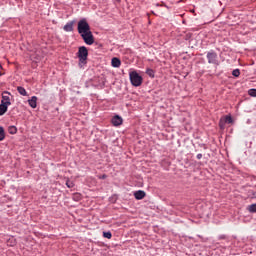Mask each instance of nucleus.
Segmentation results:
<instances>
[{
  "mask_svg": "<svg viewBox=\"0 0 256 256\" xmlns=\"http://www.w3.org/2000/svg\"><path fill=\"white\" fill-rule=\"evenodd\" d=\"M77 31L86 45H93V43H95V36H93V32L91 31L89 22H87V18H82L78 21Z\"/></svg>",
  "mask_w": 256,
  "mask_h": 256,
  "instance_id": "nucleus-1",
  "label": "nucleus"
},
{
  "mask_svg": "<svg viewBox=\"0 0 256 256\" xmlns=\"http://www.w3.org/2000/svg\"><path fill=\"white\" fill-rule=\"evenodd\" d=\"M130 83L133 87H141L143 85V77L137 73V71H132L129 73Z\"/></svg>",
  "mask_w": 256,
  "mask_h": 256,
  "instance_id": "nucleus-2",
  "label": "nucleus"
},
{
  "mask_svg": "<svg viewBox=\"0 0 256 256\" xmlns=\"http://www.w3.org/2000/svg\"><path fill=\"white\" fill-rule=\"evenodd\" d=\"M206 59L209 63V65H215L216 67H219L221 62L219 61V56L217 55V52L215 50H210L206 54Z\"/></svg>",
  "mask_w": 256,
  "mask_h": 256,
  "instance_id": "nucleus-3",
  "label": "nucleus"
},
{
  "mask_svg": "<svg viewBox=\"0 0 256 256\" xmlns=\"http://www.w3.org/2000/svg\"><path fill=\"white\" fill-rule=\"evenodd\" d=\"M77 55L79 62L85 64L87 63V57H89V50H87V47L85 46H80Z\"/></svg>",
  "mask_w": 256,
  "mask_h": 256,
  "instance_id": "nucleus-4",
  "label": "nucleus"
},
{
  "mask_svg": "<svg viewBox=\"0 0 256 256\" xmlns=\"http://www.w3.org/2000/svg\"><path fill=\"white\" fill-rule=\"evenodd\" d=\"M11 95V92L4 91L2 92V100L1 103H4V105H11V98L9 97Z\"/></svg>",
  "mask_w": 256,
  "mask_h": 256,
  "instance_id": "nucleus-5",
  "label": "nucleus"
},
{
  "mask_svg": "<svg viewBox=\"0 0 256 256\" xmlns=\"http://www.w3.org/2000/svg\"><path fill=\"white\" fill-rule=\"evenodd\" d=\"M112 125L114 127H119L120 125H123V118L119 115H115L111 120Z\"/></svg>",
  "mask_w": 256,
  "mask_h": 256,
  "instance_id": "nucleus-6",
  "label": "nucleus"
},
{
  "mask_svg": "<svg viewBox=\"0 0 256 256\" xmlns=\"http://www.w3.org/2000/svg\"><path fill=\"white\" fill-rule=\"evenodd\" d=\"M145 195L147 194L143 190H138L134 192V197L137 201H141V199H145Z\"/></svg>",
  "mask_w": 256,
  "mask_h": 256,
  "instance_id": "nucleus-7",
  "label": "nucleus"
},
{
  "mask_svg": "<svg viewBox=\"0 0 256 256\" xmlns=\"http://www.w3.org/2000/svg\"><path fill=\"white\" fill-rule=\"evenodd\" d=\"M75 25V21H70L65 24L63 27V30L66 31V33H71L73 31V26Z\"/></svg>",
  "mask_w": 256,
  "mask_h": 256,
  "instance_id": "nucleus-8",
  "label": "nucleus"
},
{
  "mask_svg": "<svg viewBox=\"0 0 256 256\" xmlns=\"http://www.w3.org/2000/svg\"><path fill=\"white\" fill-rule=\"evenodd\" d=\"M28 105L32 109H37V96H32L31 99L28 100Z\"/></svg>",
  "mask_w": 256,
  "mask_h": 256,
  "instance_id": "nucleus-9",
  "label": "nucleus"
},
{
  "mask_svg": "<svg viewBox=\"0 0 256 256\" xmlns=\"http://www.w3.org/2000/svg\"><path fill=\"white\" fill-rule=\"evenodd\" d=\"M112 67L119 68L121 67V60L117 57L112 58L111 60Z\"/></svg>",
  "mask_w": 256,
  "mask_h": 256,
  "instance_id": "nucleus-10",
  "label": "nucleus"
},
{
  "mask_svg": "<svg viewBox=\"0 0 256 256\" xmlns=\"http://www.w3.org/2000/svg\"><path fill=\"white\" fill-rule=\"evenodd\" d=\"M9 106L7 104H4L1 102L0 104V116H3L6 114V112L8 111Z\"/></svg>",
  "mask_w": 256,
  "mask_h": 256,
  "instance_id": "nucleus-11",
  "label": "nucleus"
},
{
  "mask_svg": "<svg viewBox=\"0 0 256 256\" xmlns=\"http://www.w3.org/2000/svg\"><path fill=\"white\" fill-rule=\"evenodd\" d=\"M17 91L19 94H21L23 97H27V90H25V88H23V86H18L17 87Z\"/></svg>",
  "mask_w": 256,
  "mask_h": 256,
  "instance_id": "nucleus-12",
  "label": "nucleus"
},
{
  "mask_svg": "<svg viewBox=\"0 0 256 256\" xmlns=\"http://www.w3.org/2000/svg\"><path fill=\"white\" fill-rule=\"evenodd\" d=\"M146 75H148V77H151V79H154L155 78V70L151 69V68H147Z\"/></svg>",
  "mask_w": 256,
  "mask_h": 256,
  "instance_id": "nucleus-13",
  "label": "nucleus"
},
{
  "mask_svg": "<svg viewBox=\"0 0 256 256\" xmlns=\"http://www.w3.org/2000/svg\"><path fill=\"white\" fill-rule=\"evenodd\" d=\"M8 133H10V135L17 134V127L16 126H9L8 127Z\"/></svg>",
  "mask_w": 256,
  "mask_h": 256,
  "instance_id": "nucleus-14",
  "label": "nucleus"
},
{
  "mask_svg": "<svg viewBox=\"0 0 256 256\" xmlns=\"http://www.w3.org/2000/svg\"><path fill=\"white\" fill-rule=\"evenodd\" d=\"M223 120L225 123H228V124L233 123V117H231V115H226Z\"/></svg>",
  "mask_w": 256,
  "mask_h": 256,
  "instance_id": "nucleus-15",
  "label": "nucleus"
},
{
  "mask_svg": "<svg viewBox=\"0 0 256 256\" xmlns=\"http://www.w3.org/2000/svg\"><path fill=\"white\" fill-rule=\"evenodd\" d=\"M5 139V129L3 126H0V141H3Z\"/></svg>",
  "mask_w": 256,
  "mask_h": 256,
  "instance_id": "nucleus-16",
  "label": "nucleus"
},
{
  "mask_svg": "<svg viewBox=\"0 0 256 256\" xmlns=\"http://www.w3.org/2000/svg\"><path fill=\"white\" fill-rule=\"evenodd\" d=\"M249 213H256V204L248 206Z\"/></svg>",
  "mask_w": 256,
  "mask_h": 256,
  "instance_id": "nucleus-17",
  "label": "nucleus"
},
{
  "mask_svg": "<svg viewBox=\"0 0 256 256\" xmlns=\"http://www.w3.org/2000/svg\"><path fill=\"white\" fill-rule=\"evenodd\" d=\"M103 237L105 239H111V237H113V234L111 233V231L103 232Z\"/></svg>",
  "mask_w": 256,
  "mask_h": 256,
  "instance_id": "nucleus-18",
  "label": "nucleus"
},
{
  "mask_svg": "<svg viewBox=\"0 0 256 256\" xmlns=\"http://www.w3.org/2000/svg\"><path fill=\"white\" fill-rule=\"evenodd\" d=\"M232 75L233 77H239V75H241V71L239 69H234L232 71Z\"/></svg>",
  "mask_w": 256,
  "mask_h": 256,
  "instance_id": "nucleus-19",
  "label": "nucleus"
},
{
  "mask_svg": "<svg viewBox=\"0 0 256 256\" xmlns=\"http://www.w3.org/2000/svg\"><path fill=\"white\" fill-rule=\"evenodd\" d=\"M225 120L223 118L220 119L219 121V127L220 129H225Z\"/></svg>",
  "mask_w": 256,
  "mask_h": 256,
  "instance_id": "nucleus-20",
  "label": "nucleus"
},
{
  "mask_svg": "<svg viewBox=\"0 0 256 256\" xmlns=\"http://www.w3.org/2000/svg\"><path fill=\"white\" fill-rule=\"evenodd\" d=\"M248 94L250 95V97H256V89H250L248 91Z\"/></svg>",
  "mask_w": 256,
  "mask_h": 256,
  "instance_id": "nucleus-21",
  "label": "nucleus"
},
{
  "mask_svg": "<svg viewBox=\"0 0 256 256\" xmlns=\"http://www.w3.org/2000/svg\"><path fill=\"white\" fill-rule=\"evenodd\" d=\"M218 239H219L220 241H221V240H225V239H227V235L221 234V235L218 236Z\"/></svg>",
  "mask_w": 256,
  "mask_h": 256,
  "instance_id": "nucleus-22",
  "label": "nucleus"
},
{
  "mask_svg": "<svg viewBox=\"0 0 256 256\" xmlns=\"http://www.w3.org/2000/svg\"><path fill=\"white\" fill-rule=\"evenodd\" d=\"M66 185L68 189H71V187H73V183L71 182H66Z\"/></svg>",
  "mask_w": 256,
  "mask_h": 256,
  "instance_id": "nucleus-23",
  "label": "nucleus"
},
{
  "mask_svg": "<svg viewBox=\"0 0 256 256\" xmlns=\"http://www.w3.org/2000/svg\"><path fill=\"white\" fill-rule=\"evenodd\" d=\"M196 158L197 159H203V154H197Z\"/></svg>",
  "mask_w": 256,
  "mask_h": 256,
  "instance_id": "nucleus-24",
  "label": "nucleus"
},
{
  "mask_svg": "<svg viewBox=\"0 0 256 256\" xmlns=\"http://www.w3.org/2000/svg\"><path fill=\"white\" fill-rule=\"evenodd\" d=\"M107 177V174H103L102 176H99V179H105Z\"/></svg>",
  "mask_w": 256,
  "mask_h": 256,
  "instance_id": "nucleus-25",
  "label": "nucleus"
}]
</instances>
